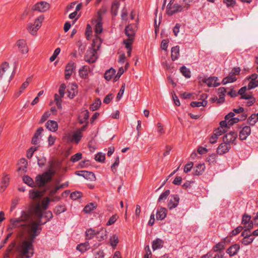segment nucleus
I'll return each mask as SVG.
<instances>
[{"label":"nucleus","mask_w":258,"mask_h":258,"mask_svg":"<svg viewBox=\"0 0 258 258\" xmlns=\"http://www.w3.org/2000/svg\"><path fill=\"white\" fill-rule=\"evenodd\" d=\"M20 229L17 230V237L21 239H24L23 243V247L24 252H27L30 247H34L33 242L35 239L41 232L42 228L38 226L36 223L31 224H24Z\"/></svg>","instance_id":"nucleus-1"},{"label":"nucleus","mask_w":258,"mask_h":258,"mask_svg":"<svg viewBox=\"0 0 258 258\" xmlns=\"http://www.w3.org/2000/svg\"><path fill=\"white\" fill-rule=\"evenodd\" d=\"M31 212L28 211H22L21 212L20 217L17 218H12L10 219V222L12 225L11 229L17 228L20 229L22 227L24 224H27L28 221L31 218Z\"/></svg>","instance_id":"nucleus-2"},{"label":"nucleus","mask_w":258,"mask_h":258,"mask_svg":"<svg viewBox=\"0 0 258 258\" xmlns=\"http://www.w3.org/2000/svg\"><path fill=\"white\" fill-rule=\"evenodd\" d=\"M44 16L41 15L37 18L34 23H28L27 27V30L32 35H36L38 30L40 29L42 25V23L44 20Z\"/></svg>","instance_id":"nucleus-3"},{"label":"nucleus","mask_w":258,"mask_h":258,"mask_svg":"<svg viewBox=\"0 0 258 258\" xmlns=\"http://www.w3.org/2000/svg\"><path fill=\"white\" fill-rule=\"evenodd\" d=\"M173 1L171 0L167 6L166 13L168 16H172L174 14L181 12L183 10V6L178 4H173Z\"/></svg>","instance_id":"nucleus-4"},{"label":"nucleus","mask_w":258,"mask_h":258,"mask_svg":"<svg viewBox=\"0 0 258 258\" xmlns=\"http://www.w3.org/2000/svg\"><path fill=\"white\" fill-rule=\"evenodd\" d=\"M18 250L19 252V255L16 258H31L34 254V249L32 247H30V249L28 250L27 252H24L22 242L18 246Z\"/></svg>","instance_id":"nucleus-5"},{"label":"nucleus","mask_w":258,"mask_h":258,"mask_svg":"<svg viewBox=\"0 0 258 258\" xmlns=\"http://www.w3.org/2000/svg\"><path fill=\"white\" fill-rule=\"evenodd\" d=\"M97 51L92 48L87 50L84 57L85 61L89 63L95 62L97 59Z\"/></svg>","instance_id":"nucleus-6"},{"label":"nucleus","mask_w":258,"mask_h":258,"mask_svg":"<svg viewBox=\"0 0 258 258\" xmlns=\"http://www.w3.org/2000/svg\"><path fill=\"white\" fill-rule=\"evenodd\" d=\"M50 8V5L44 1H42L35 4L32 8L33 11H38L40 12H44L47 11Z\"/></svg>","instance_id":"nucleus-7"},{"label":"nucleus","mask_w":258,"mask_h":258,"mask_svg":"<svg viewBox=\"0 0 258 258\" xmlns=\"http://www.w3.org/2000/svg\"><path fill=\"white\" fill-rule=\"evenodd\" d=\"M51 180V179H49L47 176H44L43 173L36 176L35 184L38 187H44L47 183L50 182Z\"/></svg>","instance_id":"nucleus-8"},{"label":"nucleus","mask_w":258,"mask_h":258,"mask_svg":"<svg viewBox=\"0 0 258 258\" xmlns=\"http://www.w3.org/2000/svg\"><path fill=\"white\" fill-rule=\"evenodd\" d=\"M237 137V133L235 131H231L224 136L223 138V142H225L230 145V144L234 143V141Z\"/></svg>","instance_id":"nucleus-9"},{"label":"nucleus","mask_w":258,"mask_h":258,"mask_svg":"<svg viewBox=\"0 0 258 258\" xmlns=\"http://www.w3.org/2000/svg\"><path fill=\"white\" fill-rule=\"evenodd\" d=\"M76 64L73 62H69L66 66L65 69L64 77L66 80L70 78L73 72L75 70Z\"/></svg>","instance_id":"nucleus-10"},{"label":"nucleus","mask_w":258,"mask_h":258,"mask_svg":"<svg viewBox=\"0 0 258 258\" xmlns=\"http://www.w3.org/2000/svg\"><path fill=\"white\" fill-rule=\"evenodd\" d=\"M9 64L8 62H4L0 68V80L7 78L9 76L8 71L9 69Z\"/></svg>","instance_id":"nucleus-11"},{"label":"nucleus","mask_w":258,"mask_h":258,"mask_svg":"<svg viewBox=\"0 0 258 258\" xmlns=\"http://www.w3.org/2000/svg\"><path fill=\"white\" fill-rule=\"evenodd\" d=\"M231 148V146L229 143L225 142L219 145L217 149V154L222 155L224 154L227 153Z\"/></svg>","instance_id":"nucleus-12"},{"label":"nucleus","mask_w":258,"mask_h":258,"mask_svg":"<svg viewBox=\"0 0 258 258\" xmlns=\"http://www.w3.org/2000/svg\"><path fill=\"white\" fill-rule=\"evenodd\" d=\"M136 30L135 24H128L125 27L124 33L128 38H134Z\"/></svg>","instance_id":"nucleus-13"},{"label":"nucleus","mask_w":258,"mask_h":258,"mask_svg":"<svg viewBox=\"0 0 258 258\" xmlns=\"http://www.w3.org/2000/svg\"><path fill=\"white\" fill-rule=\"evenodd\" d=\"M76 174L79 176H83L85 179H89L91 181L95 180L96 179L94 173L92 172L88 171H76Z\"/></svg>","instance_id":"nucleus-14"},{"label":"nucleus","mask_w":258,"mask_h":258,"mask_svg":"<svg viewBox=\"0 0 258 258\" xmlns=\"http://www.w3.org/2000/svg\"><path fill=\"white\" fill-rule=\"evenodd\" d=\"M96 24L95 25V35H98L100 34L103 30V26H102V17L100 14H99L98 16L97 17V19L96 20Z\"/></svg>","instance_id":"nucleus-15"},{"label":"nucleus","mask_w":258,"mask_h":258,"mask_svg":"<svg viewBox=\"0 0 258 258\" xmlns=\"http://www.w3.org/2000/svg\"><path fill=\"white\" fill-rule=\"evenodd\" d=\"M19 51L23 54L27 53L28 52V47L26 44V41L24 39H19L16 42Z\"/></svg>","instance_id":"nucleus-16"},{"label":"nucleus","mask_w":258,"mask_h":258,"mask_svg":"<svg viewBox=\"0 0 258 258\" xmlns=\"http://www.w3.org/2000/svg\"><path fill=\"white\" fill-rule=\"evenodd\" d=\"M179 202V198L178 195L175 194L171 196V198L168 203V207L170 210L176 208Z\"/></svg>","instance_id":"nucleus-17"},{"label":"nucleus","mask_w":258,"mask_h":258,"mask_svg":"<svg viewBox=\"0 0 258 258\" xmlns=\"http://www.w3.org/2000/svg\"><path fill=\"white\" fill-rule=\"evenodd\" d=\"M43 131L42 127H39L35 132L33 137H32L31 143L34 145H37L39 140L41 139V135Z\"/></svg>","instance_id":"nucleus-18"},{"label":"nucleus","mask_w":258,"mask_h":258,"mask_svg":"<svg viewBox=\"0 0 258 258\" xmlns=\"http://www.w3.org/2000/svg\"><path fill=\"white\" fill-rule=\"evenodd\" d=\"M251 133V128L249 126H245L239 133V139L240 140H245Z\"/></svg>","instance_id":"nucleus-19"},{"label":"nucleus","mask_w":258,"mask_h":258,"mask_svg":"<svg viewBox=\"0 0 258 258\" xmlns=\"http://www.w3.org/2000/svg\"><path fill=\"white\" fill-rule=\"evenodd\" d=\"M218 79L216 77H210L207 79L203 80V82L207 84L208 87L212 86L217 87L220 85V83L217 82Z\"/></svg>","instance_id":"nucleus-20"},{"label":"nucleus","mask_w":258,"mask_h":258,"mask_svg":"<svg viewBox=\"0 0 258 258\" xmlns=\"http://www.w3.org/2000/svg\"><path fill=\"white\" fill-rule=\"evenodd\" d=\"M206 168L204 163L199 164L197 165L193 169L192 175L194 176H199L202 175Z\"/></svg>","instance_id":"nucleus-21"},{"label":"nucleus","mask_w":258,"mask_h":258,"mask_svg":"<svg viewBox=\"0 0 258 258\" xmlns=\"http://www.w3.org/2000/svg\"><path fill=\"white\" fill-rule=\"evenodd\" d=\"M49 168L46 171L43 172V175L44 176H47L49 179H52V176L54 175L55 173V171L54 169V163L53 161H50L49 162Z\"/></svg>","instance_id":"nucleus-22"},{"label":"nucleus","mask_w":258,"mask_h":258,"mask_svg":"<svg viewBox=\"0 0 258 258\" xmlns=\"http://www.w3.org/2000/svg\"><path fill=\"white\" fill-rule=\"evenodd\" d=\"M239 249L240 245L236 243L231 245L228 248H227L226 252L230 256H233L237 254Z\"/></svg>","instance_id":"nucleus-23"},{"label":"nucleus","mask_w":258,"mask_h":258,"mask_svg":"<svg viewBox=\"0 0 258 258\" xmlns=\"http://www.w3.org/2000/svg\"><path fill=\"white\" fill-rule=\"evenodd\" d=\"M167 214V210L163 207H160L156 212V219L157 220H162L165 218Z\"/></svg>","instance_id":"nucleus-24"},{"label":"nucleus","mask_w":258,"mask_h":258,"mask_svg":"<svg viewBox=\"0 0 258 258\" xmlns=\"http://www.w3.org/2000/svg\"><path fill=\"white\" fill-rule=\"evenodd\" d=\"M102 42V40L101 37L99 35H95V38L92 41L91 48L97 51L99 49Z\"/></svg>","instance_id":"nucleus-25"},{"label":"nucleus","mask_w":258,"mask_h":258,"mask_svg":"<svg viewBox=\"0 0 258 258\" xmlns=\"http://www.w3.org/2000/svg\"><path fill=\"white\" fill-rule=\"evenodd\" d=\"M90 71V67L84 66L79 71V74L82 79H87L88 76V73Z\"/></svg>","instance_id":"nucleus-26"},{"label":"nucleus","mask_w":258,"mask_h":258,"mask_svg":"<svg viewBox=\"0 0 258 258\" xmlns=\"http://www.w3.org/2000/svg\"><path fill=\"white\" fill-rule=\"evenodd\" d=\"M16 246V241H13L8 246L5 253H4V255L5 257L10 258V255L14 254V248H15Z\"/></svg>","instance_id":"nucleus-27"},{"label":"nucleus","mask_w":258,"mask_h":258,"mask_svg":"<svg viewBox=\"0 0 258 258\" xmlns=\"http://www.w3.org/2000/svg\"><path fill=\"white\" fill-rule=\"evenodd\" d=\"M46 127L51 132H55L58 128V124L56 121L49 120L45 124Z\"/></svg>","instance_id":"nucleus-28"},{"label":"nucleus","mask_w":258,"mask_h":258,"mask_svg":"<svg viewBox=\"0 0 258 258\" xmlns=\"http://www.w3.org/2000/svg\"><path fill=\"white\" fill-rule=\"evenodd\" d=\"M225 247V239H224L223 241L218 242L212 248V251L213 252H219L223 251Z\"/></svg>","instance_id":"nucleus-29"},{"label":"nucleus","mask_w":258,"mask_h":258,"mask_svg":"<svg viewBox=\"0 0 258 258\" xmlns=\"http://www.w3.org/2000/svg\"><path fill=\"white\" fill-rule=\"evenodd\" d=\"M89 117V112L87 110H86L81 112L78 117L79 122L80 124L84 123L87 121Z\"/></svg>","instance_id":"nucleus-30"},{"label":"nucleus","mask_w":258,"mask_h":258,"mask_svg":"<svg viewBox=\"0 0 258 258\" xmlns=\"http://www.w3.org/2000/svg\"><path fill=\"white\" fill-rule=\"evenodd\" d=\"M120 6V2L117 0H114L111 6V13L114 16L117 14V11Z\"/></svg>","instance_id":"nucleus-31"},{"label":"nucleus","mask_w":258,"mask_h":258,"mask_svg":"<svg viewBox=\"0 0 258 258\" xmlns=\"http://www.w3.org/2000/svg\"><path fill=\"white\" fill-rule=\"evenodd\" d=\"M90 248V243L89 241H86L84 243H81L77 246L76 249L78 251L83 253L86 251Z\"/></svg>","instance_id":"nucleus-32"},{"label":"nucleus","mask_w":258,"mask_h":258,"mask_svg":"<svg viewBox=\"0 0 258 258\" xmlns=\"http://www.w3.org/2000/svg\"><path fill=\"white\" fill-rule=\"evenodd\" d=\"M179 56V47L175 46L171 48V58L172 60L175 61L177 59Z\"/></svg>","instance_id":"nucleus-33"},{"label":"nucleus","mask_w":258,"mask_h":258,"mask_svg":"<svg viewBox=\"0 0 258 258\" xmlns=\"http://www.w3.org/2000/svg\"><path fill=\"white\" fill-rule=\"evenodd\" d=\"M164 241L160 239L157 238L155 240H153L152 242V249L155 250L159 248H161L163 247Z\"/></svg>","instance_id":"nucleus-34"},{"label":"nucleus","mask_w":258,"mask_h":258,"mask_svg":"<svg viewBox=\"0 0 258 258\" xmlns=\"http://www.w3.org/2000/svg\"><path fill=\"white\" fill-rule=\"evenodd\" d=\"M10 182V178L8 175H6L3 177L2 180L3 185L1 186V191L3 192L8 186Z\"/></svg>","instance_id":"nucleus-35"},{"label":"nucleus","mask_w":258,"mask_h":258,"mask_svg":"<svg viewBox=\"0 0 258 258\" xmlns=\"http://www.w3.org/2000/svg\"><path fill=\"white\" fill-rule=\"evenodd\" d=\"M97 205L96 203H90L86 205L83 211L86 213H89L97 208Z\"/></svg>","instance_id":"nucleus-36"},{"label":"nucleus","mask_w":258,"mask_h":258,"mask_svg":"<svg viewBox=\"0 0 258 258\" xmlns=\"http://www.w3.org/2000/svg\"><path fill=\"white\" fill-rule=\"evenodd\" d=\"M96 236L99 241H103L107 238V231L104 230L97 231Z\"/></svg>","instance_id":"nucleus-37"},{"label":"nucleus","mask_w":258,"mask_h":258,"mask_svg":"<svg viewBox=\"0 0 258 258\" xmlns=\"http://www.w3.org/2000/svg\"><path fill=\"white\" fill-rule=\"evenodd\" d=\"M236 80H237L236 77L235 76H234L232 74H230V73L229 75L227 77H225L223 79V80L222 81V83L223 85H225L229 83L234 82L236 81Z\"/></svg>","instance_id":"nucleus-38"},{"label":"nucleus","mask_w":258,"mask_h":258,"mask_svg":"<svg viewBox=\"0 0 258 258\" xmlns=\"http://www.w3.org/2000/svg\"><path fill=\"white\" fill-rule=\"evenodd\" d=\"M23 181L27 184L28 185L31 187H34L36 186L33 179L28 175H25L23 177Z\"/></svg>","instance_id":"nucleus-39"},{"label":"nucleus","mask_w":258,"mask_h":258,"mask_svg":"<svg viewBox=\"0 0 258 258\" xmlns=\"http://www.w3.org/2000/svg\"><path fill=\"white\" fill-rule=\"evenodd\" d=\"M82 137V133H81L80 131L77 130L74 133L72 136V140L77 144L81 141Z\"/></svg>","instance_id":"nucleus-40"},{"label":"nucleus","mask_w":258,"mask_h":258,"mask_svg":"<svg viewBox=\"0 0 258 258\" xmlns=\"http://www.w3.org/2000/svg\"><path fill=\"white\" fill-rule=\"evenodd\" d=\"M116 71L115 70L111 68L107 70L104 74V78L107 81H109L112 79V76L115 74Z\"/></svg>","instance_id":"nucleus-41"},{"label":"nucleus","mask_w":258,"mask_h":258,"mask_svg":"<svg viewBox=\"0 0 258 258\" xmlns=\"http://www.w3.org/2000/svg\"><path fill=\"white\" fill-rule=\"evenodd\" d=\"M97 231L94 229L90 228L86 231V239L87 240L92 239L95 235L96 236Z\"/></svg>","instance_id":"nucleus-42"},{"label":"nucleus","mask_w":258,"mask_h":258,"mask_svg":"<svg viewBox=\"0 0 258 258\" xmlns=\"http://www.w3.org/2000/svg\"><path fill=\"white\" fill-rule=\"evenodd\" d=\"M30 197L32 199L39 198L42 197V194L38 190L32 189L30 190Z\"/></svg>","instance_id":"nucleus-43"},{"label":"nucleus","mask_w":258,"mask_h":258,"mask_svg":"<svg viewBox=\"0 0 258 258\" xmlns=\"http://www.w3.org/2000/svg\"><path fill=\"white\" fill-rule=\"evenodd\" d=\"M67 210V208L64 205H58L55 207L54 209V213L56 215H59L61 213L64 212Z\"/></svg>","instance_id":"nucleus-44"},{"label":"nucleus","mask_w":258,"mask_h":258,"mask_svg":"<svg viewBox=\"0 0 258 258\" xmlns=\"http://www.w3.org/2000/svg\"><path fill=\"white\" fill-rule=\"evenodd\" d=\"M180 72L186 78H189L191 76L190 71L185 66H182L180 69Z\"/></svg>","instance_id":"nucleus-45"},{"label":"nucleus","mask_w":258,"mask_h":258,"mask_svg":"<svg viewBox=\"0 0 258 258\" xmlns=\"http://www.w3.org/2000/svg\"><path fill=\"white\" fill-rule=\"evenodd\" d=\"M258 120L257 119V115L255 114H252L247 119L248 123L251 125L253 126Z\"/></svg>","instance_id":"nucleus-46"},{"label":"nucleus","mask_w":258,"mask_h":258,"mask_svg":"<svg viewBox=\"0 0 258 258\" xmlns=\"http://www.w3.org/2000/svg\"><path fill=\"white\" fill-rule=\"evenodd\" d=\"M118 238L116 234L113 235L110 238V245L113 247H115L116 246L118 243Z\"/></svg>","instance_id":"nucleus-47"},{"label":"nucleus","mask_w":258,"mask_h":258,"mask_svg":"<svg viewBox=\"0 0 258 258\" xmlns=\"http://www.w3.org/2000/svg\"><path fill=\"white\" fill-rule=\"evenodd\" d=\"M208 103L207 101H192L190 103V106L192 107L204 106L205 107Z\"/></svg>","instance_id":"nucleus-48"},{"label":"nucleus","mask_w":258,"mask_h":258,"mask_svg":"<svg viewBox=\"0 0 258 258\" xmlns=\"http://www.w3.org/2000/svg\"><path fill=\"white\" fill-rule=\"evenodd\" d=\"M83 196L82 192L78 191L72 192L70 195V198L73 200H76L81 198Z\"/></svg>","instance_id":"nucleus-49"},{"label":"nucleus","mask_w":258,"mask_h":258,"mask_svg":"<svg viewBox=\"0 0 258 258\" xmlns=\"http://www.w3.org/2000/svg\"><path fill=\"white\" fill-rule=\"evenodd\" d=\"M170 192V190L167 189L164 192L162 193L159 197L158 202L159 203L162 201L165 200L167 198L168 196L169 195Z\"/></svg>","instance_id":"nucleus-50"},{"label":"nucleus","mask_w":258,"mask_h":258,"mask_svg":"<svg viewBox=\"0 0 258 258\" xmlns=\"http://www.w3.org/2000/svg\"><path fill=\"white\" fill-rule=\"evenodd\" d=\"M248 80L249 81V83L247 85V89L248 90H251L258 86V80Z\"/></svg>","instance_id":"nucleus-51"},{"label":"nucleus","mask_w":258,"mask_h":258,"mask_svg":"<svg viewBox=\"0 0 258 258\" xmlns=\"http://www.w3.org/2000/svg\"><path fill=\"white\" fill-rule=\"evenodd\" d=\"M101 104V100L99 98L96 100L95 102H94L90 106V109L93 111L97 110Z\"/></svg>","instance_id":"nucleus-52"},{"label":"nucleus","mask_w":258,"mask_h":258,"mask_svg":"<svg viewBox=\"0 0 258 258\" xmlns=\"http://www.w3.org/2000/svg\"><path fill=\"white\" fill-rule=\"evenodd\" d=\"M250 221H251V216L246 213L244 214L242 216L241 224L244 225H246V224Z\"/></svg>","instance_id":"nucleus-53"},{"label":"nucleus","mask_w":258,"mask_h":258,"mask_svg":"<svg viewBox=\"0 0 258 258\" xmlns=\"http://www.w3.org/2000/svg\"><path fill=\"white\" fill-rule=\"evenodd\" d=\"M38 148V147L32 146L29 148L27 151V158L30 159L33 156L34 152L37 150Z\"/></svg>","instance_id":"nucleus-54"},{"label":"nucleus","mask_w":258,"mask_h":258,"mask_svg":"<svg viewBox=\"0 0 258 258\" xmlns=\"http://www.w3.org/2000/svg\"><path fill=\"white\" fill-rule=\"evenodd\" d=\"M92 29L91 25L89 24L87 25L86 31H85V36L86 39L87 40H90V37L92 35Z\"/></svg>","instance_id":"nucleus-55"},{"label":"nucleus","mask_w":258,"mask_h":258,"mask_svg":"<svg viewBox=\"0 0 258 258\" xmlns=\"http://www.w3.org/2000/svg\"><path fill=\"white\" fill-rule=\"evenodd\" d=\"M244 229V227L241 226H239L236 227L235 229H233L230 233V236H234L237 235L242 230Z\"/></svg>","instance_id":"nucleus-56"},{"label":"nucleus","mask_w":258,"mask_h":258,"mask_svg":"<svg viewBox=\"0 0 258 258\" xmlns=\"http://www.w3.org/2000/svg\"><path fill=\"white\" fill-rule=\"evenodd\" d=\"M82 157L81 153H77L71 157L70 160L73 162H76L80 160Z\"/></svg>","instance_id":"nucleus-57"},{"label":"nucleus","mask_w":258,"mask_h":258,"mask_svg":"<svg viewBox=\"0 0 258 258\" xmlns=\"http://www.w3.org/2000/svg\"><path fill=\"white\" fill-rule=\"evenodd\" d=\"M134 39V38H128H128L127 39L124 40L123 41V43L125 45V47L127 49L132 48V45Z\"/></svg>","instance_id":"nucleus-58"},{"label":"nucleus","mask_w":258,"mask_h":258,"mask_svg":"<svg viewBox=\"0 0 258 258\" xmlns=\"http://www.w3.org/2000/svg\"><path fill=\"white\" fill-rule=\"evenodd\" d=\"M96 161L103 162L105 159V154L102 153H98L95 157Z\"/></svg>","instance_id":"nucleus-59"},{"label":"nucleus","mask_w":258,"mask_h":258,"mask_svg":"<svg viewBox=\"0 0 258 258\" xmlns=\"http://www.w3.org/2000/svg\"><path fill=\"white\" fill-rule=\"evenodd\" d=\"M118 218L117 215L115 214L112 215L108 220L106 223V225L110 226L113 224Z\"/></svg>","instance_id":"nucleus-60"},{"label":"nucleus","mask_w":258,"mask_h":258,"mask_svg":"<svg viewBox=\"0 0 258 258\" xmlns=\"http://www.w3.org/2000/svg\"><path fill=\"white\" fill-rule=\"evenodd\" d=\"M51 113L50 111H47L45 112L42 115L40 120H39V123H42L45 121L50 116Z\"/></svg>","instance_id":"nucleus-61"},{"label":"nucleus","mask_w":258,"mask_h":258,"mask_svg":"<svg viewBox=\"0 0 258 258\" xmlns=\"http://www.w3.org/2000/svg\"><path fill=\"white\" fill-rule=\"evenodd\" d=\"M78 91L75 90L74 88H72L70 90H68V97L71 99H73L77 94Z\"/></svg>","instance_id":"nucleus-62"},{"label":"nucleus","mask_w":258,"mask_h":258,"mask_svg":"<svg viewBox=\"0 0 258 258\" xmlns=\"http://www.w3.org/2000/svg\"><path fill=\"white\" fill-rule=\"evenodd\" d=\"M216 159V155L215 154H212L209 155L206 159V161L209 162L210 164L215 163Z\"/></svg>","instance_id":"nucleus-63"},{"label":"nucleus","mask_w":258,"mask_h":258,"mask_svg":"<svg viewBox=\"0 0 258 258\" xmlns=\"http://www.w3.org/2000/svg\"><path fill=\"white\" fill-rule=\"evenodd\" d=\"M35 212V215L36 217H38V218L42 219V218L43 216V213L42 212V210H41L40 207L38 206L34 210Z\"/></svg>","instance_id":"nucleus-64"}]
</instances>
